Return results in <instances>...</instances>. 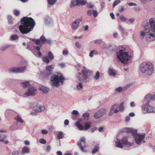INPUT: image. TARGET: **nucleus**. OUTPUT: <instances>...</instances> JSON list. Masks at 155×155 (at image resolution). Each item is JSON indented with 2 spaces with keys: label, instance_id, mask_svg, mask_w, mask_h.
I'll use <instances>...</instances> for the list:
<instances>
[{
  "label": "nucleus",
  "instance_id": "nucleus-1",
  "mask_svg": "<svg viewBox=\"0 0 155 155\" xmlns=\"http://www.w3.org/2000/svg\"><path fill=\"white\" fill-rule=\"evenodd\" d=\"M140 38H144L147 41H152L155 40V18H150L149 22L143 27V31L140 32Z\"/></svg>",
  "mask_w": 155,
  "mask_h": 155
},
{
  "label": "nucleus",
  "instance_id": "nucleus-2",
  "mask_svg": "<svg viewBox=\"0 0 155 155\" xmlns=\"http://www.w3.org/2000/svg\"><path fill=\"white\" fill-rule=\"evenodd\" d=\"M21 25L19 26V29L20 32L23 34L30 32L35 25V21L31 17H24L21 19Z\"/></svg>",
  "mask_w": 155,
  "mask_h": 155
},
{
  "label": "nucleus",
  "instance_id": "nucleus-3",
  "mask_svg": "<svg viewBox=\"0 0 155 155\" xmlns=\"http://www.w3.org/2000/svg\"><path fill=\"white\" fill-rule=\"evenodd\" d=\"M123 131L131 133L133 136L137 144L140 145L142 143L145 142L144 140L145 136L144 133L137 134V130L130 128H124Z\"/></svg>",
  "mask_w": 155,
  "mask_h": 155
},
{
  "label": "nucleus",
  "instance_id": "nucleus-4",
  "mask_svg": "<svg viewBox=\"0 0 155 155\" xmlns=\"http://www.w3.org/2000/svg\"><path fill=\"white\" fill-rule=\"evenodd\" d=\"M140 72L148 75H151L154 71L153 64L149 62H145L142 63L139 66Z\"/></svg>",
  "mask_w": 155,
  "mask_h": 155
},
{
  "label": "nucleus",
  "instance_id": "nucleus-5",
  "mask_svg": "<svg viewBox=\"0 0 155 155\" xmlns=\"http://www.w3.org/2000/svg\"><path fill=\"white\" fill-rule=\"evenodd\" d=\"M64 80L63 74L61 73H58L57 74L53 75L51 77V85L53 87H57L63 84Z\"/></svg>",
  "mask_w": 155,
  "mask_h": 155
},
{
  "label": "nucleus",
  "instance_id": "nucleus-6",
  "mask_svg": "<svg viewBox=\"0 0 155 155\" xmlns=\"http://www.w3.org/2000/svg\"><path fill=\"white\" fill-rule=\"evenodd\" d=\"M117 59L122 63L127 64L130 60L131 56L128 54V52L126 51L125 48L120 50L117 52Z\"/></svg>",
  "mask_w": 155,
  "mask_h": 155
},
{
  "label": "nucleus",
  "instance_id": "nucleus-7",
  "mask_svg": "<svg viewBox=\"0 0 155 155\" xmlns=\"http://www.w3.org/2000/svg\"><path fill=\"white\" fill-rule=\"evenodd\" d=\"M115 144L116 147L120 148H122L123 146L130 147L132 145V143L128 141L127 137H124L120 140L117 139Z\"/></svg>",
  "mask_w": 155,
  "mask_h": 155
},
{
  "label": "nucleus",
  "instance_id": "nucleus-8",
  "mask_svg": "<svg viewBox=\"0 0 155 155\" xmlns=\"http://www.w3.org/2000/svg\"><path fill=\"white\" fill-rule=\"evenodd\" d=\"M142 110L144 114L155 113V108L150 106L147 102L142 107Z\"/></svg>",
  "mask_w": 155,
  "mask_h": 155
},
{
  "label": "nucleus",
  "instance_id": "nucleus-9",
  "mask_svg": "<svg viewBox=\"0 0 155 155\" xmlns=\"http://www.w3.org/2000/svg\"><path fill=\"white\" fill-rule=\"evenodd\" d=\"M83 76L80 73H78L77 75V78L78 81H77L75 83V89L81 91L83 88V85L81 81L83 79Z\"/></svg>",
  "mask_w": 155,
  "mask_h": 155
},
{
  "label": "nucleus",
  "instance_id": "nucleus-10",
  "mask_svg": "<svg viewBox=\"0 0 155 155\" xmlns=\"http://www.w3.org/2000/svg\"><path fill=\"white\" fill-rule=\"evenodd\" d=\"M37 93L36 89L32 86L29 87L27 91L25 92L21 96L23 97L28 96H33L35 95Z\"/></svg>",
  "mask_w": 155,
  "mask_h": 155
},
{
  "label": "nucleus",
  "instance_id": "nucleus-11",
  "mask_svg": "<svg viewBox=\"0 0 155 155\" xmlns=\"http://www.w3.org/2000/svg\"><path fill=\"white\" fill-rule=\"evenodd\" d=\"M26 69V67H12L8 71L10 73H20L24 72Z\"/></svg>",
  "mask_w": 155,
  "mask_h": 155
},
{
  "label": "nucleus",
  "instance_id": "nucleus-12",
  "mask_svg": "<svg viewBox=\"0 0 155 155\" xmlns=\"http://www.w3.org/2000/svg\"><path fill=\"white\" fill-rule=\"evenodd\" d=\"M118 104H115L112 105L110 107L108 114L109 116H112L114 114H117L119 111L118 109Z\"/></svg>",
  "mask_w": 155,
  "mask_h": 155
},
{
  "label": "nucleus",
  "instance_id": "nucleus-13",
  "mask_svg": "<svg viewBox=\"0 0 155 155\" xmlns=\"http://www.w3.org/2000/svg\"><path fill=\"white\" fill-rule=\"evenodd\" d=\"M35 43L39 46L34 47V48L38 51V55L39 58H41L42 56V54L40 52V48L42 45V42H41L39 39L35 40Z\"/></svg>",
  "mask_w": 155,
  "mask_h": 155
},
{
  "label": "nucleus",
  "instance_id": "nucleus-14",
  "mask_svg": "<svg viewBox=\"0 0 155 155\" xmlns=\"http://www.w3.org/2000/svg\"><path fill=\"white\" fill-rule=\"evenodd\" d=\"M107 112V110L105 108H102L95 113L94 117L95 119L101 118Z\"/></svg>",
  "mask_w": 155,
  "mask_h": 155
},
{
  "label": "nucleus",
  "instance_id": "nucleus-15",
  "mask_svg": "<svg viewBox=\"0 0 155 155\" xmlns=\"http://www.w3.org/2000/svg\"><path fill=\"white\" fill-rule=\"evenodd\" d=\"M48 56H44L42 58L43 61L47 64H48L50 62V60H53L54 58L53 54L51 51L48 52Z\"/></svg>",
  "mask_w": 155,
  "mask_h": 155
},
{
  "label": "nucleus",
  "instance_id": "nucleus-16",
  "mask_svg": "<svg viewBox=\"0 0 155 155\" xmlns=\"http://www.w3.org/2000/svg\"><path fill=\"white\" fill-rule=\"evenodd\" d=\"M82 20V18H78L72 22L71 24V26L73 30H75L79 28L80 23Z\"/></svg>",
  "mask_w": 155,
  "mask_h": 155
},
{
  "label": "nucleus",
  "instance_id": "nucleus-17",
  "mask_svg": "<svg viewBox=\"0 0 155 155\" xmlns=\"http://www.w3.org/2000/svg\"><path fill=\"white\" fill-rule=\"evenodd\" d=\"M85 138L82 137L81 138L80 142L78 143V145L79 147L80 148L83 152H84V148L86 147V145L85 144Z\"/></svg>",
  "mask_w": 155,
  "mask_h": 155
},
{
  "label": "nucleus",
  "instance_id": "nucleus-18",
  "mask_svg": "<svg viewBox=\"0 0 155 155\" xmlns=\"http://www.w3.org/2000/svg\"><path fill=\"white\" fill-rule=\"evenodd\" d=\"M81 72L84 76V79H87L89 75H91L92 74L91 71L86 69L84 67L82 69Z\"/></svg>",
  "mask_w": 155,
  "mask_h": 155
},
{
  "label": "nucleus",
  "instance_id": "nucleus-19",
  "mask_svg": "<svg viewBox=\"0 0 155 155\" xmlns=\"http://www.w3.org/2000/svg\"><path fill=\"white\" fill-rule=\"evenodd\" d=\"M86 2L84 0H76L75 2H73L71 4V6L77 5H85Z\"/></svg>",
  "mask_w": 155,
  "mask_h": 155
},
{
  "label": "nucleus",
  "instance_id": "nucleus-20",
  "mask_svg": "<svg viewBox=\"0 0 155 155\" xmlns=\"http://www.w3.org/2000/svg\"><path fill=\"white\" fill-rule=\"evenodd\" d=\"M45 23L47 25H49L53 24V21L50 17H47L45 19Z\"/></svg>",
  "mask_w": 155,
  "mask_h": 155
},
{
  "label": "nucleus",
  "instance_id": "nucleus-21",
  "mask_svg": "<svg viewBox=\"0 0 155 155\" xmlns=\"http://www.w3.org/2000/svg\"><path fill=\"white\" fill-rule=\"evenodd\" d=\"M6 132L5 130H0V141L3 142L4 139L6 137V136L3 133Z\"/></svg>",
  "mask_w": 155,
  "mask_h": 155
},
{
  "label": "nucleus",
  "instance_id": "nucleus-22",
  "mask_svg": "<svg viewBox=\"0 0 155 155\" xmlns=\"http://www.w3.org/2000/svg\"><path fill=\"white\" fill-rule=\"evenodd\" d=\"M45 109V107L44 106H38L36 107L35 108V111L40 112L43 111Z\"/></svg>",
  "mask_w": 155,
  "mask_h": 155
},
{
  "label": "nucleus",
  "instance_id": "nucleus-23",
  "mask_svg": "<svg viewBox=\"0 0 155 155\" xmlns=\"http://www.w3.org/2000/svg\"><path fill=\"white\" fill-rule=\"evenodd\" d=\"M40 90L41 91L44 93H47L49 91V89L43 85H41L39 87Z\"/></svg>",
  "mask_w": 155,
  "mask_h": 155
},
{
  "label": "nucleus",
  "instance_id": "nucleus-24",
  "mask_svg": "<svg viewBox=\"0 0 155 155\" xmlns=\"http://www.w3.org/2000/svg\"><path fill=\"white\" fill-rule=\"evenodd\" d=\"M21 86L24 88H26L30 86V83L29 81H27L22 82L20 83Z\"/></svg>",
  "mask_w": 155,
  "mask_h": 155
},
{
  "label": "nucleus",
  "instance_id": "nucleus-25",
  "mask_svg": "<svg viewBox=\"0 0 155 155\" xmlns=\"http://www.w3.org/2000/svg\"><path fill=\"white\" fill-rule=\"evenodd\" d=\"M117 73L116 71L114 69H109L108 70L109 74L112 76H115Z\"/></svg>",
  "mask_w": 155,
  "mask_h": 155
},
{
  "label": "nucleus",
  "instance_id": "nucleus-26",
  "mask_svg": "<svg viewBox=\"0 0 155 155\" xmlns=\"http://www.w3.org/2000/svg\"><path fill=\"white\" fill-rule=\"evenodd\" d=\"M30 152L29 148L27 147H23L22 150V152L24 153H29Z\"/></svg>",
  "mask_w": 155,
  "mask_h": 155
},
{
  "label": "nucleus",
  "instance_id": "nucleus-27",
  "mask_svg": "<svg viewBox=\"0 0 155 155\" xmlns=\"http://www.w3.org/2000/svg\"><path fill=\"white\" fill-rule=\"evenodd\" d=\"M124 102L121 103L120 105H118V108L119 111H122L124 109Z\"/></svg>",
  "mask_w": 155,
  "mask_h": 155
},
{
  "label": "nucleus",
  "instance_id": "nucleus-28",
  "mask_svg": "<svg viewBox=\"0 0 155 155\" xmlns=\"http://www.w3.org/2000/svg\"><path fill=\"white\" fill-rule=\"evenodd\" d=\"M98 51L96 50H93L91 51L90 53L89 56L91 58H92L93 57L94 55H97L98 54Z\"/></svg>",
  "mask_w": 155,
  "mask_h": 155
},
{
  "label": "nucleus",
  "instance_id": "nucleus-29",
  "mask_svg": "<svg viewBox=\"0 0 155 155\" xmlns=\"http://www.w3.org/2000/svg\"><path fill=\"white\" fill-rule=\"evenodd\" d=\"M119 30L121 31L122 34L123 35H127V33L125 31L123 28L121 26H120L119 28Z\"/></svg>",
  "mask_w": 155,
  "mask_h": 155
},
{
  "label": "nucleus",
  "instance_id": "nucleus-30",
  "mask_svg": "<svg viewBox=\"0 0 155 155\" xmlns=\"http://www.w3.org/2000/svg\"><path fill=\"white\" fill-rule=\"evenodd\" d=\"M75 124L79 130H84V127L79 123L77 122Z\"/></svg>",
  "mask_w": 155,
  "mask_h": 155
},
{
  "label": "nucleus",
  "instance_id": "nucleus-31",
  "mask_svg": "<svg viewBox=\"0 0 155 155\" xmlns=\"http://www.w3.org/2000/svg\"><path fill=\"white\" fill-rule=\"evenodd\" d=\"M91 123L90 122H87L86 123L85 125L84 130H86L89 129L91 127Z\"/></svg>",
  "mask_w": 155,
  "mask_h": 155
},
{
  "label": "nucleus",
  "instance_id": "nucleus-32",
  "mask_svg": "<svg viewBox=\"0 0 155 155\" xmlns=\"http://www.w3.org/2000/svg\"><path fill=\"white\" fill-rule=\"evenodd\" d=\"M15 119L17 121L21 123H23V121L21 119V117L19 115H17L15 117Z\"/></svg>",
  "mask_w": 155,
  "mask_h": 155
},
{
  "label": "nucleus",
  "instance_id": "nucleus-33",
  "mask_svg": "<svg viewBox=\"0 0 155 155\" xmlns=\"http://www.w3.org/2000/svg\"><path fill=\"white\" fill-rule=\"evenodd\" d=\"M151 94H148L146 95L144 97V100L146 101H147V102H148L149 103V101L151 100Z\"/></svg>",
  "mask_w": 155,
  "mask_h": 155
},
{
  "label": "nucleus",
  "instance_id": "nucleus-34",
  "mask_svg": "<svg viewBox=\"0 0 155 155\" xmlns=\"http://www.w3.org/2000/svg\"><path fill=\"white\" fill-rule=\"evenodd\" d=\"M18 38V37L17 35H13L10 37V40L12 41L16 40Z\"/></svg>",
  "mask_w": 155,
  "mask_h": 155
},
{
  "label": "nucleus",
  "instance_id": "nucleus-35",
  "mask_svg": "<svg viewBox=\"0 0 155 155\" xmlns=\"http://www.w3.org/2000/svg\"><path fill=\"white\" fill-rule=\"evenodd\" d=\"M89 114L88 113H85L83 115V116L84 119L86 120H88L89 119Z\"/></svg>",
  "mask_w": 155,
  "mask_h": 155
},
{
  "label": "nucleus",
  "instance_id": "nucleus-36",
  "mask_svg": "<svg viewBox=\"0 0 155 155\" xmlns=\"http://www.w3.org/2000/svg\"><path fill=\"white\" fill-rule=\"evenodd\" d=\"M53 68L51 65H50L46 67V69L47 71L51 72Z\"/></svg>",
  "mask_w": 155,
  "mask_h": 155
},
{
  "label": "nucleus",
  "instance_id": "nucleus-37",
  "mask_svg": "<svg viewBox=\"0 0 155 155\" xmlns=\"http://www.w3.org/2000/svg\"><path fill=\"white\" fill-rule=\"evenodd\" d=\"M123 90V88L121 87L120 86L117 87L116 88L115 91L118 93L121 92Z\"/></svg>",
  "mask_w": 155,
  "mask_h": 155
},
{
  "label": "nucleus",
  "instance_id": "nucleus-38",
  "mask_svg": "<svg viewBox=\"0 0 155 155\" xmlns=\"http://www.w3.org/2000/svg\"><path fill=\"white\" fill-rule=\"evenodd\" d=\"M75 45L76 46V47L78 48V49H80L82 46V45H81V44L80 42H79L78 41H77L76 42V43L75 44Z\"/></svg>",
  "mask_w": 155,
  "mask_h": 155
},
{
  "label": "nucleus",
  "instance_id": "nucleus-39",
  "mask_svg": "<svg viewBox=\"0 0 155 155\" xmlns=\"http://www.w3.org/2000/svg\"><path fill=\"white\" fill-rule=\"evenodd\" d=\"M121 2V1L120 0H116L115 1L113 5V7H114L116 5L119 4Z\"/></svg>",
  "mask_w": 155,
  "mask_h": 155
},
{
  "label": "nucleus",
  "instance_id": "nucleus-40",
  "mask_svg": "<svg viewBox=\"0 0 155 155\" xmlns=\"http://www.w3.org/2000/svg\"><path fill=\"white\" fill-rule=\"evenodd\" d=\"M63 133L62 132H60L57 136V138L58 139H62L63 138Z\"/></svg>",
  "mask_w": 155,
  "mask_h": 155
},
{
  "label": "nucleus",
  "instance_id": "nucleus-41",
  "mask_svg": "<svg viewBox=\"0 0 155 155\" xmlns=\"http://www.w3.org/2000/svg\"><path fill=\"white\" fill-rule=\"evenodd\" d=\"M100 73L98 71L97 72L94 76V78L96 80H97L99 78Z\"/></svg>",
  "mask_w": 155,
  "mask_h": 155
},
{
  "label": "nucleus",
  "instance_id": "nucleus-42",
  "mask_svg": "<svg viewBox=\"0 0 155 155\" xmlns=\"http://www.w3.org/2000/svg\"><path fill=\"white\" fill-rule=\"evenodd\" d=\"M39 39L40 40V41H41L42 42V44H43V43H44L46 41V39L45 37L43 36H42L40 37Z\"/></svg>",
  "mask_w": 155,
  "mask_h": 155
},
{
  "label": "nucleus",
  "instance_id": "nucleus-43",
  "mask_svg": "<svg viewBox=\"0 0 155 155\" xmlns=\"http://www.w3.org/2000/svg\"><path fill=\"white\" fill-rule=\"evenodd\" d=\"M39 141L42 144H45L46 143V140L43 138L40 139L39 140Z\"/></svg>",
  "mask_w": 155,
  "mask_h": 155
},
{
  "label": "nucleus",
  "instance_id": "nucleus-44",
  "mask_svg": "<svg viewBox=\"0 0 155 155\" xmlns=\"http://www.w3.org/2000/svg\"><path fill=\"white\" fill-rule=\"evenodd\" d=\"M9 46L8 45L5 46L1 47L0 48V49L2 51H5L8 48Z\"/></svg>",
  "mask_w": 155,
  "mask_h": 155
},
{
  "label": "nucleus",
  "instance_id": "nucleus-45",
  "mask_svg": "<svg viewBox=\"0 0 155 155\" xmlns=\"http://www.w3.org/2000/svg\"><path fill=\"white\" fill-rule=\"evenodd\" d=\"M99 147H95L94 150L92 151V153L93 154H95V153H97Z\"/></svg>",
  "mask_w": 155,
  "mask_h": 155
},
{
  "label": "nucleus",
  "instance_id": "nucleus-46",
  "mask_svg": "<svg viewBox=\"0 0 155 155\" xmlns=\"http://www.w3.org/2000/svg\"><path fill=\"white\" fill-rule=\"evenodd\" d=\"M120 20L122 21H124L126 20V18L123 16V15H121L119 17Z\"/></svg>",
  "mask_w": 155,
  "mask_h": 155
},
{
  "label": "nucleus",
  "instance_id": "nucleus-47",
  "mask_svg": "<svg viewBox=\"0 0 155 155\" xmlns=\"http://www.w3.org/2000/svg\"><path fill=\"white\" fill-rule=\"evenodd\" d=\"M72 114L74 115L78 116L79 114V112L77 110H73L72 113Z\"/></svg>",
  "mask_w": 155,
  "mask_h": 155
},
{
  "label": "nucleus",
  "instance_id": "nucleus-48",
  "mask_svg": "<svg viewBox=\"0 0 155 155\" xmlns=\"http://www.w3.org/2000/svg\"><path fill=\"white\" fill-rule=\"evenodd\" d=\"M102 40L101 39H97L94 41V44H99L101 43Z\"/></svg>",
  "mask_w": 155,
  "mask_h": 155
},
{
  "label": "nucleus",
  "instance_id": "nucleus-49",
  "mask_svg": "<svg viewBox=\"0 0 155 155\" xmlns=\"http://www.w3.org/2000/svg\"><path fill=\"white\" fill-rule=\"evenodd\" d=\"M56 0H48V2L50 5H53L55 2Z\"/></svg>",
  "mask_w": 155,
  "mask_h": 155
},
{
  "label": "nucleus",
  "instance_id": "nucleus-50",
  "mask_svg": "<svg viewBox=\"0 0 155 155\" xmlns=\"http://www.w3.org/2000/svg\"><path fill=\"white\" fill-rule=\"evenodd\" d=\"M14 14L16 16H18L19 14V11L17 10H15L14 11Z\"/></svg>",
  "mask_w": 155,
  "mask_h": 155
},
{
  "label": "nucleus",
  "instance_id": "nucleus-51",
  "mask_svg": "<svg viewBox=\"0 0 155 155\" xmlns=\"http://www.w3.org/2000/svg\"><path fill=\"white\" fill-rule=\"evenodd\" d=\"M41 133L43 134H47L48 133V131L46 130H42L41 131Z\"/></svg>",
  "mask_w": 155,
  "mask_h": 155
},
{
  "label": "nucleus",
  "instance_id": "nucleus-52",
  "mask_svg": "<svg viewBox=\"0 0 155 155\" xmlns=\"http://www.w3.org/2000/svg\"><path fill=\"white\" fill-rule=\"evenodd\" d=\"M58 65L61 68H64L65 67V64L64 63H61L58 64Z\"/></svg>",
  "mask_w": 155,
  "mask_h": 155
},
{
  "label": "nucleus",
  "instance_id": "nucleus-53",
  "mask_svg": "<svg viewBox=\"0 0 155 155\" xmlns=\"http://www.w3.org/2000/svg\"><path fill=\"white\" fill-rule=\"evenodd\" d=\"M93 14L94 17H96L97 16V12L96 11L94 10L93 12Z\"/></svg>",
  "mask_w": 155,
  "mask_h": 155
},
{
  "label": "nucleus",
  "instance_id": "nucleus-54",
  "mask_svg": "<svg viewBox=\"0 0 155 155\" xmlns=\"http://www.w3.org/2000/svg\"><path fill=\"white\" fill-rule=\"evenodd\" d=\"M128 5L129 6H136L137 5L135 3L132 2L129 3Z\"/></svg>",
  "mask_w": 155,
  "mask_h": 155
},
{
  "label": "nucleus",
  "instance_id": "nucleus-55",
  "mask_svg": "<svg viewBox=\"0 0 155 155\" xmlns=\"http://www.w3.org/2000/svg\"><path fill=\"white\" fill-rule=\"evenodd\" d=\"M68 54V51L67 50H64L62 51V54L64 55H67Z\"/></svg>",
  "mask_w": 155,
  "mask_h": 155
},
{
  "label": "nucleus",
  "instance_id": "nucleus-56",
  "mask_svg": "<svg viewBox=\"0 0 155 155\" xmlns=\"http://www.w3.org/2000/svg\"><path fill=\"white\" fill-rule=\"evenodd\" d=\"M107 48V46L106 44L104 43L103 44V46L102 47V48L103 49H106Z\"/></svg>",
  "mask_w": 155,
  "mask_h": 155
},
{
  "label": "nucleus",
  "instance_id": "nucleus-57",
  "mask_svg": "<svg viewBox=\"0 0 155 155\" xmlns=\"http://www.w3.org/2000/svg\"><path fill=\"white\" fill-rule=\"evenodd\" d=\"M130 106L131 107H135V104L134 102H131L130 104Z\"/></svg>",
  "mask_w": 155,
  "mask_h": 155
},
{
  "label": "nucleus",
  "instance_id": "nucleus-58",
  "mask_svg": "<svg viewBox=\"0 0 155 155\" xmlns=\"http://www.w3.org/2000/svg\"><path fill=\"white\" fill-rule=\"evenodd\" d=\"M69 121L68 120H65L64 122V124L65 125H67L68 124Z\"/></svg>",
  "mask_w": 155,
  "mask_h": 155
},
{
  "label": "nucleus",
  "instance_id": "nucleus-59",
  "mask_svg": "<svg viewBox=\"0 0 155 155\" xmlns=\"http://www.w3.org/2000/svg\"><path fill=\"white\" fill-rule=\"evenodd\" d=\"M124 10V8L123 6H121L120 7V9L119 11L120 12H123Z\"/></svg>",
  "mask_w": 155,
  "mask_h": 155
},
{
  "label": "nucleus",
  "instance_id": "nucleus-60",
  "mask_svg": "<svg viewBox=\"0 0 155 155\" xmlns=\"http://www.w3.org/2000/svg\"><path fill=\"white\" fill-rule=\"evenodd\" d=\"M18 152L17 151H15L12 153V155H18Z\"/></svg>",
  "mask_w": 155,
  "mask_h": 155
},
{
  "label": "nucleus",
  "instance_id": "nucleus-61",
  "mask_svg": "<svg viewBox=\"0 0 155 155\" xmlns=\"http://www.w3.org/2000/svg\"><path fill=\"white\" fill-rule=\"evenodd\" d=\"M134 21V19L133 18H131L129 19V22L130 23H133Z\"/></svg>",
  "mask_w": 155,
  "mask_h": 155
},
{
  "label": "nucleus",
  "instance_id": "nucleus-62",
  "mask_svg": "<svg viewBox=\"0 0 155 155\" xmlns=\"http://www.w3.org/2000/svg\"><path fill=\"white\" fill-rule=\"evenodd\" d=\"M110 15L112 19H114V15L113 13H110Z\"/></svg>",
  "mask_w": 155,
  "mask_h": 155
},
{
  "label": "nucleus",
  "instance_id": "nucleus-63",
  "mask_svg": "<svg viewBox=\"0 0 155 155\" xmlns=\"http://www.w3.org/2000/svg\"><path fill=\"white\" fill-rule=\"evenodd\" d=\"M87 14L89 15H91L92 14V11L91 10H88L87 12Z\"/></svg>",
  "mask_w": 155,
  "mask_h": 155
},
{
  "label": "nucleus",
  "instance_id": "nucleus-64",
  "mask_svg": "<svg viewBox=\"0 0 155 155\" xmlns=\"http://www.w3.org/2000/svg\"><path fill=\"white\" fill-rule=\"evenodd\" d=\"M130 117L129 116H127L125 118V120L127 122H128L130 121Z\"/></svg>",
  "mask_w": 155,
  "mask_h": 155
}]
</instances>
